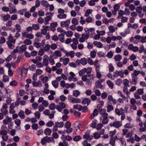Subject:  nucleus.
<instances>
[{
    "label": "nucleus",
    "mask_w": 146,
    "mask_h": 146,
    "mask_svg": "<svg viewBox=\"0 0 146 146\" xmlns=\"http://www.w3.org/2000/svg\"><path fill=\"white\" fill-rule=\"evenodd\" d=\"M8 40L7 41V44L8 45V48L11 49H13L15 47V42L16 40L13 38L11 34H10L7 38Z\"/></svg>",
    "instance_id": "1"
},
{
    "label": "nucleus",
    "mask_w": 146,
    "mask_h": 146,
    "mask_svg": "<svg viewBox=\"0 0 146 146\" xmlns=\"http://www.w3.org/2000/svg\"><path fill=\"white\" fill-rule=\"evenodd\" d=\"M73 108L74 109H77L79 111H82L83 112H86L88 110V107L85 106H82L79 104L74 105Z\"/></svg>",
    "instance_id": "2"
},
{
    "label": "nucleus",
    "mask_w": 146,
    "mask_h": 146,
    "mask_svg": "<svg viewBox=\"0 0 146 146\" xmlns=\"http://www.w3.org/2000/svg\"><path fill=\"white\" fill-rule=\"evenodd\" d=\"M64 125L63 122H55V124L54 125L52 130L53 131H56L58 130L57 128H62Z\"/></svg>",
    "instance_id": "3"
},
{
    "label": "nucleus",
    "mask_w": 146,
    "mask_h": 146,
    "mask_svg": "<svg viewBox=\"0 0 146 146\" xmlns=\"http://www.w3.org/2000/svg\"><path fill=\"white\" fill-rule=\"evenodd\" d=\"M90 131L89 130H87L86 131L85 133L84 134L83 136L84 139L88 140V141H90L93 138V136L90 135Z\"/></svg>",
    "instance_id": "4"
},
{
    "label": "nucleus",
    "mask_w": 146,
    "mask_h": 146,
    "mask_svg": "<svg viewBox=\"0 0 146 146\" xmlns=\"http://www.w3.org/2000/svg\"><path fill=\"white\" fill-rule=\"evenodd\" d=\"M111 127H113L116 128H118L122 126V122L121 121H117L111 123L110 124Z\"/></svg>",
    "instance_id": "5"
},
{
    "label": "nucleus",
    "mask_w": 146,
    "mask_h": 146,
    "mask_svg": "<svg viewBox=\"0 0 146 146\" xmlns=\"http://www.w3.org/2000/svg\"><path fill=\"white\" fill-rule=\"evenodd\" d=\"M116 139L119 140L122 143H123L122 139L121 138H120L118 139L117 138L116 136H115L114 137H110V139L109 142L110 144L112 146H115V140Z\"/></svg>",
    "instance_id": "6"
},
{
    "label": "nucleus",
    "mask_w": 146,
    "mask_h": 146,
    "mask_svg": "<svg viewBox=\"0 0 146 146\" xmlns=\"http://www.w3.org/2000/svg\"><path fill=\"white\" fill-rule=\"evenodd\" d=\"M8 106L7 104H3L1 109V113L3 114L5 116L8 113V111L7 110Z\"/></svg>",
    "instance_id": "7"
},
{
    "label": "nucleus",
    "mask_w": 146,
    "mask_h": 146,
    "mask_svg": "<svg viewBox=\"0 0 146 146\" xmlns=\"http://www.w3.org/2000/svg\"><path fill=\"white\" fill-rule=\"evenodd\" d=\"M23 37H26L30 39H33L34 38V35L32 34H29L27 31H23L22 33Z\"/></svg>",
    "instance_id": "8"
},
{
    "label": "nucleus",
    "mask_w": 146,
    "mask_h": 146,
    "mask_svg": "<svg viewBox=\"0 0 146 146\" xmlns=\"http://www.w3.org/2000/svg\"><path fill=\"white\" fill-rule=\"evenodd\" d=\"M51 141V140L50 137L48 136H46L41 139L40 143L42 145H43L45 144L46 142L50 143Z\"/></svg>",
    "instance_id": "9"
},
{
    "label": "nucleus",
    "mask_w": 146,
    "mask_h": 146,
    "mask_svg": "<svg viewBox=\"0 0 146 146\" xmlns=\"http://www.w3.org/2000/svg\"><path fill=\"white\" fill-rule=\"evenodd\" d=\"M131 76V80L129 81L130 84H133L134 85H136L137 84L138 77L133 76Z\"/></svg>",
    "instance_id": "10"
},
{
    "label": "nucleus",
    "mask_w": 146,
    "mask_h": 146,
    "mask_svg": "<svg viewBox=\"0 0 146 146\" xmlns=\"http://www.w3.org/2000/svg\"><path fill=\"white\" fill-rule=\"evenodd\" d=\"M124 111V109L122 108H121L120 109H118L117 108L115 110V112L116 114L118 115H120L123 113Z\"/></svg>",
    "instance_id": "11"
},
{
    "label": "nucleus",
    "mask_w": 146,
    "mask_h": 146,
    "mask_svg": "<svg viewBox=\"0 0 146 146\" xmlns=\"http://www.w3.org/2000/svg\"><path fill=\"white\" fill-rule=\"evenodd\" d=\"M70 21V19H68L66 21H62L60 23V25L62 27H66L69 25Z\"/></svg>",
    "instance_id": "12"
},
{
    "label": "nucleus",
    "mask_w": 146,
    "mask_h": 146,
    "mask_svg": "<svg viewBox=\"0 0 146 146\" xmlns=\"http://www.w3.org/2000/svg\"><path fill=\"white\" fill-rule=\"evenodd\" d=\"M32 85L33 86L36 87H40L42 86L41 82L40 80H38L37 82H36V81L33 82Z\"/></svg>",
    "instance_id": "13"
},
{
    "label": "nucleus",
    "mask_w": 146,
    "mask_h": 146,
    "mask_svg": "<svg viewBox=\"0 0 146 146\" xmlns=\"http://www.w3.org/2000/svg\"><path fill=\"white\" fill-rule=\"evenodd\" d=\"M48 61L50 64L51 65H54L55 63L53 58V56L51 55L48 57Z\"/></svg>",
    "instance_id": "14"
},
{
    "label": "nucleus",
    "mask_w": 146,
    "mask_h": 146,
    "mask_svg": "<svg viewBox=\"0 0 146 146\" xmlns=\"http://www.w3.org/2000/svg\"><path fill=\"white\" fill-rule=\"evenodd\" d=\"M91 101L90 100L88 99V98H85L84 99L82 102V103L83 105H85L87 104V105H89Z\"/></svg>",
    "instance_id": "15"
},
{
    "label": "nucleus",
    "mask_w": 146,
    "mask_h": 146,
    "mask_svg": "<svg viewBox=\"0 0 146 146\" xmlns=\"http://www.w3.org/2000/svg\"><path fill=\"white\" fill-rule=\"evenodd\" d=\"M98 111L96 109H95L92 114L91 115L90 118L91 119H93L95 116H96L98 114Z\"/></svg>",
    "instance_id": "16"
},
{
    "label": "nucleus",
    "mask_w": 146,
    "mask_h": 146,
    "mask_svg": "<svg viewBox=\"0 0 146 146\" xmlns=\"http://www.w3.org/2000/svg\"><path fill=\"white\" fill-rule=\"evenodd\" d=\"M84 30L86 32H87L89 34L90 33H92V34L94 33L95 31V29L93 28H90L88 29V28H85L84 29Z\"/></svg>",
    "instance_id": "17"
},
{
    "label": "nucleus",
    "mask_w": 146,
    "mask_h": 146,
    "mask_svg": "<svg viewBox=\"0 0 146 146\" xmlns=\"http://www.w3.org/2000/svg\"><path fill=\"white\" fill-rule=\"evenodd\" d=\"M44 23L45 25L49 24V21L51 19V17L50 16H47L44 18Z\"/></svg>",
    "instance_id": "18"
},
{
    "label": "nucleus",
    "mask_w": 146,
    "mask_h": 146,
    "mask_svg": "<svg viewBox=\"0 0 146 146\" xmlns=\"http://www.w3.org/2000/svg\"><path fill=\"white\" fill-rule=\"evenodd\" d=\"M93 44L94 46H96L99 48H101L103 46V44L102 43L100 42L94 41L93 42Z\"/></svg>",
    "instance_id": "19"
},
{
    "label": "nucleus",
    "mask_w": 146,
    "mask_h": 146,
    "mask_svg": "<svg viewBox=\"0 0 146 146\" xmlns=\"http://www.w3.org/2000/svg\"><path fill=\"white\" fill-rule=\"evenodd\" d=\"M119 6L117 4H115L114 6V11H112V12L115 14L116 13V12L119 9Z\"/></svg>",
    "instance_id": "20"
},
{
    "label": "nucleus",
    "mask_w": 146,
    "mask_h": 146,
    "mask_svg": "<svg viewBox=\"0 0 146 146\" xmlns=\"http://www.w3.org/2000/svg\"><path fill=\"white\" fill-rule=\"evenodd\" d=\"M42 65L43 66H48L49 62L48 59L47 58H44L42 61Z\"/></svg>",
    "instance_id": "21"
},
{
    "label": "nucleus",
    "mask_w": 146,
    "mask_h": 146,
    "mask_svg": "<svg viewBox=\"0 0 146 146\" xmlns=\"http://www.w3.org/2000/svg\"><path fill=\"white\" fill-rule=\"evenodd\" d=\"M81 64L83 65H86L87 63V60L86 58H84L80 59Z\"/></svg>",
    "instance_id": "22"
},
{
    "label": "nucleus",
    "mask_w": 146,
    "mask_h": 146,
    "mask_svg": "<svg viewBox=\"0 0 146 146\" xmlns=\"http://www.w3.org/2000/svg\"><path fill=\"white\" fill-rule=\"evenodd\" d=\"M53 56H57L58 57H61L62 56V54L61 52L58 50H55L53 53Z\"/></svg>",
    "instance_id": "23"
},
{
    "label": "nucleus",
    "mask_w": 146,
    "mask_h": 146,
    "mask_svg": "<svg viewBox=\"0 0 146 146\" xmlns=\"http://www.w3.org/2000/svg\"><path fill=\"white\" fill-rule=\"evenodd\" d=\"M57 25V22H55L51 23L50 25V26L52 28V31L54 32L56 30L55 28L56 27Z\"/></svg>",
    "instance_id": "24"
},
{
    "label": "nucleus",
    "mask_w": 146,
    "mask_h": 146,
    "mask_svg": "<svg viewBox=\"0 0 146 146\" xmlns=\"http://www.w3.org/2000/svg\"><path fill=\"white\" fill-rule=\"evenodd\" d=\"M97 124V120L96 119L94 120L90 124V126L93 128H96Z\"/></svg>",
    "instance_id": "25"
},
{
    "label": "nucleus",
    "mask_w": 146,
    "mask_h": 146,
    "mask_svg": "<svg viewBox=\"0 0 146 146\" xmlns=\"http://www.w3.org/2000/svg\"><path fill=\"white\" fill-rule=\"evenodd\" d=\"M18 115L21 119H24L25 117L24 112L23 110H21L19 113Z\"/></svg>",
    "instance_id": "26"
},
{
    "label": "nucleus",
    "mask_w": 146,
    "mask_h": 146,
    "mask_svg": "<svg viewBox=\"0 0 146 146\" xmlns=\"http://www.w3.org/2000/svg\"><path fill=\"white\" fill-rule=\"evenodd\" d=\"M40 77L42 78L41 80L43 83H46L48 81V77L47 76L44 77L42 75L40 76Z\"/></svg>",
    "instance_id": "27"
},
{
    "label": "nucleus",
    "mask_w": 146,
    "mask_h": 146,
    "mask_svg": "<svg viewBox=\"0 0 146 146\" xmlns=\"http://www.w3.org/2000/svg\"><path fill=\"white\" fill-rule=\"evenodd\" d=\"M58 39L62 43L64 42V35L62 34H60L58 35Z\"/></svg>",
    "instance_id": "28"
},
{
    "label": "nucleus",
    "mask_w": 146,
    "mask_h": 146,
    "mask_svg": "<svg viewBox=\"0 0 146 146\" xmlns=\"http://www.w3.org/2000/svg\"><path fill=\"white\" fill-rule=\"evenodd\" d=\"M141 73L140 71H137L134 70L133 71V72L131 74V76H133L135 77H137V76Z\"/></svg>",
    "instance_id": "29"
},
{
    "label": "nucleus",
    "mask_w": 146,
    "mask_h": 146,
    "mask_svg": "<svg viewBox=\"0 0 146 146\" xmlns=\"http://www.w3.org/2000/svg\"><path fill=\"white\" fill-rule=\"evenodd\" d=\"M114 59L116 61H119L122 59V56L119 54L115 55Z\"/></svg>",
    "instance_id": "30"
},
{
    "label": "nucleus",
    "mask_w": 146,
    "mask_h": 146,
    "mask_svg": "<svg viewBox=\"0 0 146 146\" xmlns=\"http://www.w3.org/2000/svg\"><path fill=\"white\" fill-rule=\"evenodd\" d=\"M113 106L111 105L108 104L107 106V111L108 112H110L111 111L113 110Z\"/></svg>",
    "instance_id": "31"
},
{
    "label": "nucleus",
    "mask_w": 146,
    "mask_h": 146,
    "mask_svg": "<svg viewBox=\"0 0 146 146\" xmlns=\"http://www.w3.org/2000/svg\"><path fill=\"white\" fill-rule=\"evenodd\" d=\"M96 88H102L103 86L101 84V83L99 81H96L95 83Z\"/></svg>",
    "instance_id": "32"
},
{
    "label": "nucleus",
    "mask_w": 146,
    "mask_h": 146,
    "mask_svg": "<svg viewBox=\"0 0 146 146\" xmlns=\"http://www.w3.org/2000/svg\"><path fill=\"white\" fill-rule=\"evenodd\" d=\"M10 17L9 15L7 14L2 17V19L4 21H6L9 20Z\"/></svg>",
    "instance_id": "33"
},
{
    "label": "nucleus",
    "mask_w": 146,
    "mask_h": 146,
    "mask_svg": "<svg viewBox=\"0 0 146 146\" xmlns=\"http://www.w3.org/2000/svg\"><path fill=\"white\" fill-rule=\"evenodd\" d=\"M67 15L65 14H60L57 15V17L60 19H64L66 17Z\"/></svg>",
    "instance_id": "34"
},
{
    "label": "nucleus",
    "mask_w": 146,
    "mask_h": 146,
    "mask_svg": "<svg viewBox=\"0 0 146 146\" xmlns=\"http://www.w3.org/2000/svg\"><path fill=\"white\" fill-rule=\"evenodd\" d=\"M51 130L48 128H46L44 130V133L46 135H49L51 134Z\"/></svg>",
    "instance_id": "35"
},
{
    "label": "nucleus",
    "mask_w": 146,
    "mask_h": 146,
    "mask_svg": "<svg viewBox=\"0 0 146 146\" xmlns=\"http://www.w3.org/2000/svg\"><path fill=\"white\" fill-rule=\"evenodd\" d=\"M80 94V92L78 90H74L73 92V95L76 97L78 96Z\"/></svg>",
    "instance_id": "36"
},
{
    "label": "nucleus",
    "mask_w": 146,
    "mask_h": 146,
    "mask_svg": "<svg viewBox=\"0 0 146 146\" xmlns=\"http://www.w3.org/2000/svg\"><path fill=\"white\" fill-rule=\"evenodd\" d=\"M52 84L55 88H57L58 86V83L57 81L54 80L52 82Z\"/></svg>",
    "instance_id": "37"
},
{
    "label": "nucleus",
    "mask_w": 146,
    "mask_h": 146,
    "mask_svg": "<svg viewBox=\"0 0 146 146\" xmlns=\"http://www.w3.org/2000/svg\"><path fill=\"white\" fill-rule=\"evenodd\" d=\"M107 84L109 87L111 89H112L113 87V83L110 80H108L107 82Z\"/></svg>",
    "instance_id": "38"
},
{
    "label": "nucleus",
    "mask_w": 146,
    "mask_h": 146,
    "mask_svg": "<svg viewBox=\"0 0 146 146\" xmlns=\"http://www.w3.org/2000/svg\"><path fill=\"white\" fill-rule=\"evenodd\" d=\"M144 128L141 127L139 129V131L140 132L145 131H146V121L144 123Z\"/></svg>",
    "instance_id": "39"
},
{
    "label": "nucleus",
    "mask_w": 146,
    "mask_h": 146,
    "mask_svg": "<svg viewBox=\"0 0 146 146\" xmlns=\"http://www.w3.org/2000/svg\"><path fill=\"white\" fill-rule=\"evenodd\" d=\"M46 125L48 127H51L54 125L53 122L52 121H49L46 124Z\"/></svg>",
    "instance_id": "40"
},
{
    "label": "nucleus",
    "mask_w": 146,
    "mask_h": 146,
    "mask_svg": "<svg viewBox=\"0 0 146 146\" xmlns=\"http://www.w3.org/2000/svg\"><path fill=\"white\" fill-rule=\"evenodd\" d=\"M41 4L43 6L46 7H47L49 5L48 2L46 1H41Z\"/></svg>",
    "instance_id": "41"
},
{
    "label": "nucleus",
    "mask_w": 146,
    "mask_h": 146,
    "mask_svg": "<svg viewBox=\"0 0 146 146\" xmlns=\"http://www.w3.org/2000/svg\"><path fill=\"white\" fill-rule=\"evenodd\" d=\"M124 127L126 128L131 129L133 127V125L131 123H126Z\"/></svg>",
    "instance_id": "42"
},
{
    "label": "nucleus",
    "mask_w": 146,
    "mask_h": 146,
    "mask_svg": "<svg viewBox=\"0 0 146 146\" xmlns=\"http://www.w3.org/2000/svg\"><path fill=\"white\" fill-rule=\"evenodd\" d=\"M32 27L33 29L35 30H38L39 28V26L38 25L36 24H33Z\"/></svg>",
    "instance_id": "43"
},
{
    "label": "nucleus",
    "mask_w": 146,
    "mask_h": 146,
    "mask_svg": "<svg viewBox=\"0 0 146 146\" xmlns=\"http://www.w3.org/2000/svg\"><path fill=\"white\" fill-rule=\"evenodd\" d=\"M92 9H88L85 13L84 16L85 17H87L92 13Z\"/></svg>",
    "instance_id": "44"
},
{
    "label": "nucleus",
    "mask_w": 146,
    "mask_h": 146,
    "mask_svg": "<svg viewBox=\"0 0 146 146\" xmlns=\"http://www.w3.org/2000/svg\"><path fill=\"white\" fill-rule=\"evenodd\" d=\"M81 36L85 40H86L89 37V35L88 33L87 34L83 33L82 35Z\"/></svg>",
    "instance_id": "45"
},
{
    "label": "nucleus",
    "mask_w": 146,
    "mask_h": 146,
    "mask_svg": "<svg viewBox=\"0 0 146 146\" xmlns=\"http://www.w3.org/2000/svg\"><path fill=\"white\" fill-rule=\"evenodd\" d=\"M50 48V46L48 44H47L44 47L43 50L45 52H47L49 50Z\"/></svg>",
    "instance_id": "46"
},
{
    "label": "nucleus",
    "mask_w": 146,
    "mask_h": 146,
    "mask_svg": "<svg viewBox=\"0 0 146 146\" xmlns=\"http://www.w3.org/2000/svg\"><path fill=\"white\" fill-rule=\"evenodd\" d=\"M86 73V71L85 68L81 70L79 72V75L82 76Z\"/></svg>",
    "instance_id": "47"
},
{
    "label": "nucleus",
    "mask_w": 146,
    "mask_h": 146,
    "mask_svg": "<svg viewBox=\"0 0 146 146\" xmlns=\"http://www.w3.org/2000/svg\"><path fill=\"white\" fill-rule=\"evenodd\" d=\"M9 85L12 86H15L17 85V82L15 80H13L10 82Z\"/></svg>",
    "instance_id": "48"
},
{
    "label": "nucleus",
    "mask_w": 146,
    "mask_h": 146,
    "mask_svg": "<svg viewBox=\"0 0 146 146\" xmlns=\"http://www.w3.org/2000/svg\"><path fill=\"white\" fill-rule=\"evenodd\" d=\"M129 82L127 79H125L123 80V84L125 86H128V87L130 86L129 85Z\"/></svg>",
    "instance_id": "49"
},
{
    "label": "nucleus",
    "mask_w": 146,
    "mask_h": 146,
    "mask_svg": "<svg viewBox=\"0 0 146 146\" xmlns=\"http://www.w3.org/2000/svg\"><path fill=\"white\" fill-rule=\"evenodd\" d=\"M27 48V46L25 45H23L20 47V49L21 52L25 51Z\"/></svg>",
    "instance_id": "50"
},
{
    "label": "nucleus",
    "mask_w": 146,
    "mask_h": 146,
    "mask_svg": "<svg viewBox=\"0 0 146 146\" xmlns=\"http://www.w3.org/2000/svg\"><path fill=\"white\" fill-rule=\"evenodd\" d=\"M99 112L102 115L106 113V110L105 109H98Z\"/></svg>",
    "instance_id": "51"
},
{
    "label": "nucleus",
    "mask_w": 146,
    "mask_h": 146,
    "mask_svg": "<svg viewBox=\"0 0 146 146\" xmlns=\"http://www.w3.org/2000/svg\"><path fill=\"white\" fill-rule=\"evenodd\" d=\"M128 86H124L123 89V92L127 94H128L129 93L128 91Z\"/></svg>",
    "instance_id": "52"
},
{
    "label": "nucleus",
    "mask_w": 146,
    "mask_h": 146,
    "mask_svg": "<svg viewBox=\"0 0 146 146\" xmlns=\"http://www.w3.org/2000/svg\"><path fill=\"white\" fill-rule=\"evenodd\" d=\"M93 137L95 139H98L100 137V134L98 133L95 132L93 133Z\"/></svg>",
    "instance_id": "53"
},
{
    "label": "nucleus",
    "mask_w": 146,
    "mask_h": 146,
    "mask_svg": "<svg viewBox=\"0 0 146 146\" xmlns=\"http://www.w3.org/2000/svg\"><path fill=\"white\" fill-rule=\"evenodd\" d=\"M26 45H30L31 44V41L29 39H26L23 42Z\"/></svg>",
    "instance_id": "54"
},
{
    "label": "nucleus",
    "mask_w": 146,
    "mask_h": 146,
    "mask_svg": "<svg viewBox=\"0 0 146 146\" xmlns=\"http://www.w3.org/2000/svg\"><path fill=\"white\" fill-rule=\"evenodd\" d=\"M72 23L74 25H76L78 24V22L76 18L72 19Z\"/></svg>",
    "instance_id": "55"
},
{
    "label": "nucleus",
    "mask_w": 146,
    "mask_h": 146,
    "mask_svg": "<svg viewBox=\"0 0 146 146\" xmlns=\"http://www.w3.org/2000/svg\"><path fill=\"white\" fill-rule=\"evenodd\" d=\"M55 105L54 104L52 103L50 104L49 106V108L50 110H53L55 108Z\"/></svg>",
    "instance_id": "56"
},
{
    "label": "nucleus",
    "mask_w": 146,
    "mask_h": 146,
    "mask_svg": "<svg viewBox=\"0 0 146 146\" xmlns=\"http://www.w3.org/2000/svg\"><path fill=\"white\" fill-rule=\"evenodd\" d=\"M96 55V52L94 51H93L91 52L90 57L92 58H95Z\"/></svg>",
    "instance_id": "57"
},
{
    "label": "nucleus",
    "mask_w": 146,
    "mask_h": 146,
    "mask_svg": "<svg viewBox=\"0 0 146 146\" xmlns=\"http://www.w3.org/2000/svg\"><path fill=\"white\" fill-rule=\"evenodd\" d=\"M86 71V72L87 74L90 73L92 70V68L90 67H88L87 68H85Z\"/></svg>",
    "instance_id": "58"
},
{
    "label": "nucleus",
    "mask_w": 146,
    "mask_h": 146,
    "mask_svg": "<svg viewBox=\"0 0 146 146\" xmlns=\"http://www.w3.org/2000/svg\"><path fill=\"white\" fill-rule=\"evenodd\" d=\"M113 55V53L110 51L107 54V56L109 58H112Z\"/></svg>",
    "instance_id": "59"
},
{
    "label": "nucleus",
    "mask_w": 146,
    "mask_h": 146,
    "mask_svg": "<svg viewBox=\"0 0 146 146\" xmlns=\"http://www.w3.org/2000/svg\"><path fill=\"white\" fill-rule=\"evenodd\" d=\"M16 29L18 32H20L21 31V26L19 24H17L15 25Z\"/></svg>",
    "instance_id": "60"
},
{
    "label": "nucleus",
    "mask_w": 146,
    "mask_h": 146,
    "mask_svg": "<svg viewBox=\"0 0 146 146\" xmlns=\"http://www.w3.org/2000/svg\"><path fill=\"white\" fill-rule=\"evenodd\" d=\"M81 139V137L80 136L77 135L75 136L73 138V140L75 141H79Z\"/></svg>",
    "instance_id": "61"
},
{
    "label": "nucleus",
    "mask_w": 146,
    "mask_h": 146,
    "mask_svg": "<svg viewBox=\"0 0 146 146\" xmlns=\"http://www.w3.org/2000/svg\"><path fill=\"white\" fill-rule=\"evenodd\" d=\"M15 123L17 126H19L21 124V120L19 119H16L15 121Z\"/></svg>",
    "instance_id": "62"
},
{
    "label": "nucleus",
    "mask_w": 146,
    "mask_h": 146,
    "mask_svg": "<svg viewBox=\"0 0 146 146\" xmlns=\"http://www.w3.org/2000/svg\"><path fill=\"white\" fill-rule=\"evenodd\" d=\"M108 28L110 31L112 33H113L115 31V29L114 27L112 26H110L108 27Z\"/></svg>",
    "instance_id": "63"
},
{
    "label": "nucleus",
    "mask_w": 146,
    "mask_h": 146,
    "mask_svg": "<svg viewBox=\"0 0 146 146\" xmlns=\"http://www.w3.org/2000/svg\"><path fill=\"white\" fill-rule=\"evenodd\" d=\"M50 46V48L52 50H54L57 48V45L55 43L52 44Z\"/></svg>",
    "instance_id": "64"
}]
</instances>
